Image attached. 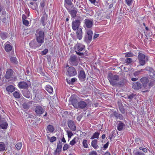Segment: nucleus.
Instances as JSON below:
<instances>
[{
  "label": "nucleus",
  "mask_w": 155,
  "mask_h": 155,
  "mask_svg": "<svg viewBox=\"0 0 155 155\" xmlns=\"http://www.w3.org/2000/svg\"><path fill=\"white\" fill-rule=\"evenodd\" d=\"M107 78L110 84L112 86H118L120 84L119 82L118 76L116 75H113L112 74H109Z\"/></svg>",
  "instance_id": "obj_1"
},
{
  "label": "nucleus",
  "mask_w": 155,
  "mask_h": 155,
  "mask_svg": "<svg viewBox=\"0 0 155 155\" xmlns=\"http://www.w3.org/2000/svg\"><path fill=\"white\" fill-rule=\"evenodd\" d=\"M36 40L39 43L43 44L44 42L45 34L43 30H37L35 34Z\"/></svg>",
  "instance_id": "obj_2"
},
{
  "label": "nucleus",
  "mask_w": 155,
  "mask_h": 155,
  "mask_svg": "<svg viewBox=\"0 0 155 155\" xmlns=\"http://www.w3.org/2000/svg\"><path fill=\"white\" fill-rule=\"evenodd\" d=\"M138 59L140 64L141 66L145 65L146 62L148 60V59L145 57V55L141 53H138Z\"/></svg>",
  "instance_id": "obj_3"
},
{
  "label": "nucleus",
  "mask_w": 155,
  "mask_h": 155,
  "mask_svg": "<svg viewBox=\"0 0 155 155\" xmlns=\"http://www.w3.org/2000/svg\"><path fill=\"white\" fill-rule=\"evenodd\" d=\"M67 75L70 77H73L76 75L77 72L74 67L71 66L69 67L67 70Z\"/></svg>",
  "instance_id": "obj_4"
},
{
  "label": "nucleus",
  "mask_w": 155,
  "mask_h": 155,
  "mask_svg": "<svg viewBox=\"0 0 155 155\" xmlns=\"http://www.w3.org/2000/svg\"><path fill=\"white\" fill-rule=\"evenodd\" d=\"M35 107V111L37 115H41L44 113L45 110L41 106L37 104Z\"/></svg>",
  "instance_id": "obj_5"
},
{
  "label": "nucleus",
  "mask_w": 155,
  "mask_h": 155,
  "mask_svg": "<svg viewBox=\"0 0 155 155\" xmlns=\"http://www.w3.org/2000/svg\"><path fill=\"white\" fill-rule=\"evenodd\" d=\"M69 61L70 64L73 66H77L78 63V59L75 55L71 56Z\"/></svg>",
  "instance_id": "obj_6"
},
{
  "label": "nucleus",
  "mask_w": 155,
  "mask_h": 155,
  "mask_svg": "<svg viewBox=\"0 0 155 155\" xmlns=\"http://www.w3.org/2000/svg\"><path fill=\"white\" fill-rule=\"evenodd\" d=\"M84 23L87 28H90L93 26L94 21L91 18H87L84 20Z\"/></svg>",
  "instance_id": "obj_7"
},
{
  "label": "nucleus",
  "mask_w": 155,
  "mask_h": 155,
  "mask_svg": "<svg viewBox=\"0 0 155 155\" xmlns=\"http://www.w3.org/2000/svg\"><path fill=\"white\" fill-rule=\"evenodd\" d=\"M80 21L79 20H75L74 21H73L72 23V28L73 30L75 31L79 28L80 25Z\"/></svg>",
  "instance_id": "obj_8"
},
{
  "label": "nucleus",
  "mask_w": 155,
  "mask_h": 155,
  "mask_svg": "<svg viewBox=\"0 0 155 155\" xmlns=\"http://www.w3.org/2000/svg\"><path fill=\"white\" fill-rule=\"evenodd\" d=\"M42 44L41 43H39L37 41L34 39L30 42L29 45L31 47L33 48H35L40 46Z\"/></svg>",
  "instance_id": "obj_9"
},
{
  "label": "nucleus",
  "mask_w": 155,
  "mask_h": 155,
  "mask_svg": "<svg viewBox=\"0 0 155 155\" xmlns=\"http://www.w3.org/2000/svg\"><path fill=\"white\" fill-rule=\"evenodd\" d=\"M144 70L149 72V75L150 77L155 78V71L153 68L147 66L145 68Z\"/></svg>",
  "instance_id": "obj_10"
},
{
  "label": "nucleus",
  "mask_w": 155,
  "mask_h": 155,
  "mask_svg": "<svg viewBox=\"0 0 155 155\" xmlns=\"http://www.w3.org/2000/svg\"><path fill=\"white\" fill-rule=\"evenodd\" d=\"M87 100H90L89 99H88L87 100L84 101H81L79 102V105L78 108H80L81 109H84L86 108L87 106V103L86 102Z\"/></svg>",
  "instance_id": "obj_11"
},
{
  "label": "nucleus",
  "mask_w": 155,
  "mask_h": 155,
  "mask_svg": "<svg viewBox=\"0 0 155 155\" xmlns=\"http://www.w3.org/2000/svg\"><path fill=\"white\" fill-rule=\"evenodd\" d=\"M78 77L79 80L81 81H85L86 75L84 71L82 69V70L80 71L78 74Z\"/></svg>",
  "instance_id": "obj_12"
},
{
  "label": "nucleus",
  "mask_w": 155,
  "mask_h": 155,
  "mask_svg": "<svg viewBox=\"0 0 155 155\" xmlns=\"http://www.w3.org/2000/svg\"><path fill=\"white\" fill-rule=\"evenodd\" d=\"M62 144L60 141H58L57 143V147L54 152L55 155H59L60 152L61 151Z\"/></svg>",
  "instance_id": "obj_13"
},
{
  "label": "nucleus",
  "mask_w": 155,
  "mask_h": 155,
  "mask_svg": "<svg viewBox=\"0 0 155 155\" xmlns=\"http://www.w3.org/2000/svg\"><path fill=\"white\" fill-rule=\"evenodd\" d=\"M8 126V124L5 120L3 118L0 121V127L3 129H6Z\"/></svg>",
  "instance_id": "obj_14"
},
{
  "label": "nucleus",
  "mask_w": 155,
  "mask_h": 155,
  "mask_svg": "<svg viewBox=\"0 0 155 155\" xmlns=\"http://www.w3.org/2000/svg\"><path fill=\"white\" fill-rule=\"evenodd\" d=\"M85 46L80 43H77L75 46V50L78 51H81L85 49Z\"/></svg>",
  "instance_id": "obj_15"
},
{
  "label": "nucleus",
  "mask_w": 155,
  "mask_h": 155,
  "mask_svg": "<svg viewBox=\"0 0 155 155\" xmlns=\"http://www.w3.org/2000/svg\"><path fill=\"white\" fill-rule=\"evenodd\" d=\"M68 126L69 128L73 131L76 130V126L73 121L70 120H69L68 123Z\"/></svg>",
  "instance_id": "obj_16"
},
{
  "label": "nucleus",
  "mask_w": 155,
  "mask_h": 155,
  "mask_svg": "<svg viewBox=\"0 0 155 155\" xmlns=\"http://www.w3.org/2000/svg\"><path fill=\"white\" fill-rule=\"evenodd\" d=\"M48 19V15L46 13L44 14L41 18V22L43 26L46 25Z\"/></svg>",
  "instance_id": "obj_17"
},
{
  "label": "nucleus",
  "mask_w": 155,
  "mask_h": 155,
  "mask_svg": "<svg viewBox=\"0 0 155 155\" xmlns=\"http://www.w3.org/2000/svg\"><path fill=\"white\" fill-rule=\"evenodd\" d=\"M14 73V72L12 69H8L7 70L5 75V78L7 79H9L11 77L12 78V76Z\"/></svg>",
  "instance_id": "obj_18"
},
{
  "label": "nucleus",
  "mask_w": 155,
  "mask_h": 155,
  "mask_svg": "<svg viewBox=\"0 0 155 155\" xmlns=\"http://www.w3.org/2000/svg\"><path fill=\"white\" fill-rule=\"evenodd\" d=\"M18 86L20 89H27L28 86L26 82L22 81L18 83Z\"/></svg>",
  "instance_id": "obj_19"
},
{
  "label": "nucleus",
  "mask_w": 155,
  "mask_h": 155,
  "mask_svg": "<svg viewBox=\"0 0 155 155\" xmlns=\"http://www.w3.org/2000/svg\"><path fill=\"white\" fill-rule=\"evenodd\" d=\"M77 38L81 40L82 38L83 32L81 28H79L77 30L76 32Z\"/></svg>",
  "instance_id": "obj_20"
},
{
  "label": "nucleus",
  "mask_w": 155,
  "mask_h": 155,
  "mask_svg": "<svg viewBox=\"0 0 155 155\" xmlns=\"http://www.w3.org/2000/svg\"><path fill=\"white\" fill-rule=\"evenodd\" d=\"M68 10L72 17L74 18L76 16V14L77 12V10L76 8L74 7L73 9L70 10L68 8Z\"/></svg>",
  "instance_id": "obj_21"
},
{
  "label": "nucleus",
  "mask_w": 155,
  "mask_h": 155,
  "mask_svg": "<svg viewBox=\"0 0 155 155\" xmlns=\"http://www.w3.org/2000/svg\"><path fill=\"white\" fill-rule=\"evenodd\" d=\"M117 127V130L119 131H121L124 129L125 127V124L120 121H119Z\"/></svg>",
  "instance_id": "obj_22"
},
{
  "label": "nucleus",
  "mask_w": 155,
  "mask_h": 155,
  "mask_svg": "<svg viewBox=\"0 0 155 155\" xmlns=\"http://www.w3.org/2000/svg\"><path fill=\"white\" fill-rule=\"evenodd\" d=\"M132 87L133 88L136 90H138L141 88V84L138 82L133 83Z\"/></svg>",
  "instance_id": "obj_23"
},
{
  "label": "nucleus",
  "mask_w": 155,
  "mask_h": 155,
  "mask_svg": "<svg viewBox=\"0 0 155 155\" xmlns=\"http://www.w3.org/2000/svg\"><path fill=\"white\" fill-rule=\"evenodd\" d=\"M141 82L142 83L143 87H145L147 86V84L149 82L148 79L146 77H143L140 80Z\"/></svg>",
  "instance_id": "obj_24"
},
{
  "label": "nucleus",
  "mask_w": 155,
  "mask_h": 155,
  "mask_svg": "<svg viewBox=\"0 0 155 155\" xmlns=\"http://www.w3.org/2000/svg\"><path fill=\"white\" fill-rule=\"evenodd\" d=\"M22 94L24 97L28 98H30L31 96L30 92L28 89H26L23 91Z\"/></svg>",
  "instance_id": "obj_25"
},
{
  "label": "nucleus",
  "mask_w": 155,
  "mask_h": 155,
  "mask_svg": "<svg viewBox=\"0 0 155 155\" xmlns=\"http://www.w3.org/2000/svg\"><path fill=\"white\" fill-rule=\"evenodd\" d=\"M97 140L96 139L93 140L91 142V145L95 149L99 148V147L97 145Z\"/></svg>",
  "instance_id": "obj_26"
},
{
  "label": "nucleus",
  "mask_w": 155,
  "mask_h": 155,
  "mask_svg": "<svg viewBox=\"0 0 155 155\" xmlns=\"http://www.w3.org/2000/svg\"><path fill=\"white\" fill-rule=\"evenodd\" d=\"M71 104L75 108H78L79 102L77 100L75 99H73L71 101Z\"/></svg>",
  "instance_id": "obj_27"
},
{
  "label": "nucleus",
  "mask_w": 155,
  "mask_h": 155,
  "mask_svg": "<svg viewBox=\"0 0 155 155\" xmlns=\"http://www.w3.org/2000/svg\"><path fill=\"white\" fill-rule=\"evenodd\" d=\"M6 90L8 92L12 93L15 90V88L12 85L7 86L6 88Z\"/></svg>",
  "instance_id": "obj_28"
},
{
  "label": "nucleus",
  "mask_w": 155,
  "mask_h": 155,
  "mask_svg": "<svg viewBox=\"0 0 155 155\" xmlns=\"http://www.w3.org/2000/svg\"><path fill=\"white\" fill-rule=\"evenodd\" d=\"M32 102L33 101H29L28 103H24L22 105L23 108L25 109H29L30 107V104H32Z\"/></svg>",
  "instance_id": "obj_29"
},
{
  "label": "nucleus",
  "mask_w": 155,
  "mask_h": 155,
  "mask_svg": "<svg viewBox=\"0 0 155 155\" xmlns=\"http://www.w3.org/2000/svg\"><path fill=\"white\" fill-rule=\"evenodd\" d=\"M45 89L50 94H51L53 92V87L50 85H46Z\"/></svg>",
  "instance_id": "obj_30"
},
{
  "label": "nucleus",
  "mask_w": 155,
  "mask_h": 155,
  "mask_svg": "<svg viewBox=\"0 0 155 155\" xmlns=\"http://www.w3.org/2000/svg\"><path fill=\"white\" fill-rule=\"evenodd\" d=\"M8 35V33L6 32H1L0 35L1 38L3 40L6 39Z\"/></svg>",
  "instance_id": "obj_31"
},
{
  "label": "nucleus",
  "mask_w": 155,
  "mask_h": 155,
  "mask_svg": "<svg viewBox=\"0 0 155 155\" xmlns=\"http://www.w3.org/2000/svg\"><path fill=\"white\" fill-rule=\"evenodd\" d=\"M47 131H48L47 133H53L54 130V128L51 125H48L47 127Z\"/></svg>",
  "instance_id": "obj_32"
},
{
  "label": "nucleus",
  "mask_w": 155,
  "mask_h": 155,
  "mask_svg": "<svg viewBox=\"0 0 155 155\" xmlns=\"http://www.w3.org/2000/svg\"><path fill=\"white\" fill-rule=\"evenodd\" d=\"M64 6L67 10H68V5H71L72 3L71 0H64Z\"/></svg>",
  "instance_id": "obj_33"
},
{
  "label": "nucleus",
  "mask_w": 155,
  "mask_h": 155,
  "mask_svg": "<svg viewBox=\"0 0 155 155\" xmlns=\"http://www.w3.org/2000/svg\"><path fill=\"white\" fill-rule=\"evenodd\" d=\"M99 135V132H96L93 134L92 136L91 137L90 139L91 140H93L95 138L98 139Z\"/></svg>",
  "instance_id": "obj_34"
},
{
  "label": "nucleus",
  "mask_w": 155,
  "mask_h": 155,
  "mask_svg": "<svg viewBox=\"0 0 155 155\" xmlns=\"http://www.w3.org/2000/svg\"><path fill=\"white\" fill-rule=\"evenodd\" d=\"M5 49L7 52H9L12 50V47L9 44H7L5 46Z\"/></svg>",
  "instance_id": "obj_35"
},
{
  "label": "nucleus",
  "mask_w": 155,
  "mask_h": 155,
  "mask_svg": "<svg viewBox=\"0 0 155 155\" xmlns=\"http://www.w3.org/2000/svg\"><path fill=\"white\" fill-rule=\"evenodd\" d=\"M13 95L15 98L18 99L20 98L21 95L20 92L17 91H15L13 93Z\"/></svg>",
  "instance_id": "obj_36"
},
{
  "label": "nucleus",
  "mask_w": 155,
  "mask_h": 155,
  "mask_svg": "<svg viewBox=\"0 0 155 155\" xmlns=\"http://www.w3.org/2000/svg\"><path fill=\"white\" fill-rule=\"evenodd\" d=\"M133 153L134 155H145V154L142 152L137 150H134Z\"/></svg>",
  "instance_id": "obj_37"
},
{
  "label": "nucleus",
  "mask_w": 155,
  "mask_h": 155,
  "mask_svg": "<svg viewBox=\"0 0 155 155\" xmlns=\"http://www.w3.org/2000/svg\"><path fill=\"white\" fill-rule=\"evenodd\" d=\"M87 33L88 36V39L89 40H91L92 38L93 33L92 31L89 30L87 31Z\"/></svg>",
  "instance_id": "obj_38"
},
{
  "label": "nucleus",
  "mask_w": 155,
  "mask_h": 155,
  "mask_svg": "<svg viewBox=\"0 0 155 155\" xmlns=\"http://www.w3.org/2000/svg\"><path fill=\"white\" fill-rule=\"evenodd\" d=\"M125 54V57L126 58L133 57L134 55V54L130 51L126 52Z\"/></svg>",
  "instance_id": "obj_39"
},
{
  "label": "nucleus",
  "mask_w": 155,
  "mask_h": 155,
  "mask_svg": "<svg viewBox=\"0 0 155 155\" xmlns=\"http://www.w3.org/2000/svg\"><path fill=\"white\" fill-rule=\"evenodd\" d=\"M5 149V145L3 142H0V151H3Z\"/></svg>",
  "instance_id": "obj_40"
},
{
  "label": "nucleus",
  "mask_w": 155,
  "mask_h": 155,
  "mask_svg": "<svg viewBox=\"0 0 155 155\" xmlns=\"http://www.w3.org/2000/svg\"><path fill=\"white\" fill-rule=\"evenodd\" d=\"M82 144L84 148H87L88 147L87 140L84 139L83 140Z\"/></svg>",
  "instance_id": "obj_41"
},
{
  "label": "nucleus",
  "mask_w": 155,
  "mask_h": 155,
  "mask_svg": "<svg viewBox=\"0 0 155 155\" xmlns=\"http://www.w3.org/2000/svg\"><path fill=\"white\" fill-rule=\"evenodd\" d=\"M107 13L106 12H104L103 14V15L102 16V19H104V18L108 19L110 18V15H107Z\"/></svg>",
  "instance_id": "obj_42"
},
{
  "label": "nucleus",
  "mask_w": 155,
  "mask_h": 155,
  "mask_svg": "<svg viewBox=\"0 0 155 155\" xmlns=\"http://www.w3.org/2000/svg\"><path fill=\"white\" fill-rule=\"evenodd\" d=\"M133 62V60L130 58H126L125 60V62L127 64H129Z\"/></svg>",
  "instance_id": "obj_43"
},
{
  "label": "nucleus",
  "mask_w": 155,
  "mask_h": 155,
  "mask_svg": "<svg viewBox=\"0 0 155 155\" xmlns=\"http://www.w3.org/2000/svg\"><path fill=\"white\" fill-rule=\"evenodd\" d=\"M48 137L51 143L57 140L56 137L54 136H53L51 137Z\"/></svg>",
  "instance_id": "obj_44"
},
{
  "label": "nucleus",
  "mask_w": 155,
  "mask_h": 155,
  "mask_svg": "<svg viewBox=\"0 0 155 155\" xmlns=\"http://www.w3.org/2000/svg\"><path fill=\"white\" fill-rule=\"evenodd\" d=\"M22 146V143L21 142H19L15 145V147L18 150H20Z\"/></svg>",
  "instance_id": "obj_45"
},
{
  "label": "nucleus",
  "mask_w": 155,
  "mask_h": 155,
  "mask_svg": "<svg viewBox=\"0 0 155 155\" xmlns=\"http://www.w3.org/2000/svg\"><path fill=\"white\" fill-rule=\"evenodd\" d=\"M77 139L76 138L74 137L72 140L69 143V144L72 146L74 145L76 142Z\"/></svg>",
  "instance_id": "obj_46"
},
{
  "label": "nucleus",
  "mask_w": 155,
  "mask_h": 155,
  "mask_svg": "<svg viewBox=\"0 0 155 155\" xmlns=\"http://www.w3.org/2000/svg\"><path fill=\"white\" fill-rule=\"evenodd\" d=\"M144 70V69H141L139 71L135 72L134 73V74L135 76L137 75H138L140 74L141 72H143Z\"/></svg>",
  "instance_id": "obj_47"
},
{
  "label": "nucleus",
  "mask_w": 155,
  "mask_h": 155,
  "mask_svg": "<svg viewBox=\"0 0 155 155\" xmlns=\"http://www.w3.org/2000/svg\"><path fill=\"white\" fill-rule=\"evenodd\" d=\"M70 146L67 144H65L63 147V150L64 151H65L66 150H67L69 147Z\"/></svg>",
  "instance_id": "obj_48"
},
{
  "label": "nucleus",
  "mask_w": 155,
  "mask_h": 155,
  "mask_svg": "<svg viewBox=\"0 0 155 155\" xmlns=\"http://www.w3.org/2000/svg\"><path fill=\"white\" fill-rule=\"evenodd\" d=\"M22 21L24 25L26 26H28V25L29 22L28 20L26 19H23Z\"/></svg>",
  "instance_id": "obj_49"
},
{
  "label": "nucleus",
  "mask_w": 155,
  "mask_h": 155,
  "mask_svg": "<svg viewBox=\"0 0 155 155\" xmlns=\"http://www.w3.org/2000/svg\"><path fill=\"white\" fill-rule=\"evenodd\" d=\"M29 7L32 9L33 10H35L38 8V5L37 4H35V5H29Z\"/></svg>",
  "instance_id": "obj_50"
},
{
  "label": "nucleus",
  "mask_w": 155,
  "mask_h": 155,
  "mask_svg": "<svg viewBox=\"0 0 155 155\" xmlns=\"http://www.w3.org/2000/svg\"><path fill=\"white\" fill-rule=\"evenodd\" d=\"M67 133L68 134V139L71 138V136H73V134L72 133V132L70 131H67Z\"/></svg>",
  "instance_id": "obj_51"
},
{
  "label": "nucleus",
  "mask_w": 155,
  "mask_h": 155,
  "mask_svg": "<svg viewBox=\"0 0 155 155\" xmlns=\"http://www.w3.org/2000/svg\"><path fill=\"white\" fill-rule=\"evenodd\" d=\"M135 96V94H132L130 95H128L127 97V98L130 100H132Z\"/></svg>",
  "instance_id": "obj_52"
},
{
  "label": "nucleus",
  "mask_w": 155,
  "mask_h": 155,
  "mask_svg": "<svg viewBox=\"0 0 155 155\" xmlns=\"http://www.w3.org/2000/svg\"><path fill=\"white\" fill-rule=\"evenodd\" d=\"M11 61L15 63H16L17 62V60L15 57H12L10 58Z\"/></svg>",
  "instance_id": "obj_53"
},
{
  "label": "nucleus",
  "mask_w": 155,
  "mask_h": 155,
  "mask_svg": "<svg viewBox=\"0 0 155 155\" xmlns=\"http://www.w3.org/2000/svg\"><path fill=\"white\" fill-rule=\"evenodd\" d=\"M40 9H42L45 5V2L44 1H42L40 3Z\"/></svg>",
  "instance_id": "obj_54"
},
{
  "label": "nucleus",
  "mask_w": 155,
  "mask_h": 155,
  "mask_svg": "<svg viewBox=\"0 0 155 155\" xmlns=\"http://www.w3.org/2000/svg\"><path fill=\"white\" fill-rule=\"evenodd\" d=\"M48 51V49L45 48V50L41 52V54L43 55H45Z\"/></svg>",
  "instance_id": "obj_55"
},
{
  "label": "nucleus",
  "mask_w": 155,
  "mask_h": 155,
  "mask_svg": "<svg viewBox=\"0 0 155 155\" xmlns=\"http://www.w3.org/2000/svg\"><path fill=\"white\" fill-rule=\"evenodd\" d=\"M109 144V142H107L106 143H105L103 146L104 150H106L108 147Z\"/></svg>",
  "instance_id": "obj_56"
},
{
  "label": "nucleus",
  "mask_w": 155,
  "mask_h": 155,
  "mask_svg": "<svg viewBox=\"0 0 155 155\" xmlns=\"http://www.w3.org/2000/svg\"><path fill=\"white\" fill-rule=\"evenodd\" d=\"M119 109L120 111L122 114H124L125 113V110L122 107H120Z\"/></svg>",
  "instance_id": "obj_57"
},
{
  "label": "nucleus",
  "mask_w": 155,
  "mask_h": 155,
  "mask_svg": "<svg viewBox=\"0 0 155 155\" xmlns=\"http://www.w3.org/2000/svg\"><path fill=\"white\" fill-rule=\"evenodd\" d=\"M139 149L141 150H143V152L145 153H146L147 151V149L146 148H143L142 147H140L139 148Z\"/></svg>",
  "instance_id": "obj_58"
},
{
  "label": "nucleus",
  "mask_w": 155,
  "mask_h": 155,
  "mask_svg": "<svg viewBox=\"0 0 155 155\" xmlns=\"http://www.w3.org/2000/svg\"><path fill=\"white\" fill-rule=\"evenodd\" d=\"M98 0H90L91 3L94 4L95 5H96Z\"/></svg>",
  "instance_id": "obj_59"
},
{
  "label": "nucleus",
  "mask_w": 155,
  "mask_h": 155,
  "mask_svg": "<svg viewBox=\"0 0 155 155\" xmlns=\"http://www.w3.org/2000/svg\"><path fill=\"white\" fill-rule=\"evenodd\" d=\"M125 1L127 5H130L131 4L132 0H125Z\"/></svg>",
  "instance_id": "obj_60"
},
{
  "label": "nucleus",
  "mask_w": 155,
  "mask_h": 155,
  "mask_svg": "<svg viewBox=\"0 0 155 155\" xmlns=\"http://www.w3.org/2000/svg\"><path fill=\"white\" fill-rule=\"evenodd\" d=\"M97 154L96 151H92L89 153V155H97Z\"/></svg>",
  "instance_id": "obj_61"
},
{
  "label": "nucleus",
  "mask_w": 155,
  "mask_h": 155,
  "mask_svg": "<svg viewBox=\"0 0 155 155\" xmlns=\"http://www.w3.org/2000/svg\"><path fill=\"white\" fill-rule=\"evenodd\" d=\"M77 80V79L75 78H72L71 80V81L72 82V84H73Z\"/></svg>",
  "instance_id": "obj_62"
},
{
  "label": "nucleus",
  "mask_w": 155,
  "mask_h": 155,
  "mask_svg": "<svg viewBox=\"0 0 155 155\" xmlns=\"http://www.w3.org/2000/svg\"><path fill=\"white\" fill-rule=\"evenodd\" d=\"M117 119H119L120 120H122L123 119V116L121 114H119Z\"/></svg>",
  "instance_id": "obj_63"
},
{
  "label": "nucleus",
  "mask_w": 155,
  "mask_h": 155,
  "mask_svg": "<svg viewBox=\"0 0 155 155\" xmlns=\"http://www.w3.org/2000/svg\"><path fill=\"white\" fill-rule=\"evenodd\" d=\"M78 51H77L75 50V52L77 54H78L79 55H80V56H81L83 54V53L80 52H79H79H78Z\"/></svg>",
  "instance_id": "obj_64"
}]
</instances>
